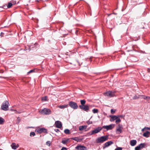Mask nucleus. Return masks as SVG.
<instances>
[{
    "label": "nucleus",
    "mask_w": 150,
    "mask_h": 150,
    "mask_svg": "<svg viewBox=\"0 0 150 150\" xmlns=\"http://www.w3.org/2000/svg\"><path fill=\"white\" fill-rule=\"evenodd\" d=\"M137 141H130V144L132 146H134L136 144Z\"/></svg>",
    "instance_id": "5701e85b"
},
{
    "label": "nucleus",
    "mask_w": 150,
    "mask_h": 150,
    "mask_svg": "<svg viewBox=\"0 0 150 150\" xmlns=\"http://www.w3.org/2000/svg\"><path fill=\"white\" fill-rule=\"evenodd\" d=\"M92 123V122L90 121H88L87 122V124L88 125L91 124Z\"/></svg>",
    "instance_id": "58836bf2"
},
{
    "label": "nucleus",
    "mask_w": 150,
    "mask_h": 150,
    "mask_svg": "<svg viewBox=\"0 0 150 150\" xmlns=\"http://www.w3.org/2000/svg\"><path fill=\"white\" fill-rule=\"evenodd\" d=\"M145 145V144H141L139 146L140 148V149H141L142 148H144V147Z\"/></svg>",
    "instance_id": "bb28decb"
},
{
    "label": "nucleus",
    "mask_w": 150,
    "mask_h": 150,
    "mask_svg": "<svg viewBox=\"0 0 150 150\" xmlns=\"http://www.w3.org/2000/svg\"><path fill=\"white\" fill-rule=\"evenodd\" d=\"M61 150H67V149L65 147H62Z\"/></svg>",
    "instance_id": "a19ab883"
},
{
    "label": "nucleus",
    "mask_w": 150,
    "mask_h": 150,
    "mask_svg": "<svg viewBox=\"0 0 150 150\" xmlns=\"http://www.w3.org/2000/svg\"><path fill=\"white\" fill-rule=\"evenodd\" d=\"M140 96L142 97V98H143L144 99H146L147 98V96H145L141 95Z\"/></svg>",
    "instance_id": "72a5a7b5"
},
{
    "label": "nucleus",
    "mask_w": 150,
    "mask_h": 150,
    "mask_svg": "<svg viewBox=\"0 0 150 150\" xmlns=\"http://www.w3.org/2000/svg\"><path fill=\"white\" fill-rule=\"evenodd\" d=\"M143 136L146 138L149 137L150 136V132L148 131H146L144 133Z\"/></svg>",
    "instance_id": "dca6fc26"
},
{
    "label": "nucleus",
    "mask_w": 150,
    "mask_h": 150,
    "mask_svg": "<svg viewBox=\"0 0 150 150\" xmlns=\"http://www.w3.org/2000/svg\"><path fill=\"white\" fill-rule=\"evenodd\" d=\"M47 97L45 96L42 98V100L43 101H46L47 99Z\"/></svg>",
    "instance_id": "7c9ffc66"
},
{
    "label": "nucleus",
    "mask_w": 150,
    "mask_h": 150,
    "mask_svg": "<svg viewBox=\"0 0 150 150\" xmlns=\"http://www.w3.org/2000/svg\"><path fill=\"white\" fill-rule=\"evenodd\" d=\"M87 127L86 126H81L79 127V129L80 131H83Z\"/></svg>",
    "instance_id": "a211bd4d"
},
{
    "label": "nucleus",
    "mask_w": 150,
    "mask_h": 150,
    "mask_svg": "<svg viewBox=\"0 0 150 150\" xmlns=\"http://www.w3.org/2000/svg\"><path fill=\"white\" fill-rule=\"evenodd\" d=\"M117 117H118V118H119L120 117V118H124V116L123 115H118L117 116Z\"/></svg>",
    "instance_id": "e433bc0d"
},
{
    "label": "nucleus",
    "mask_w": 150,
    "mask_h": 150,
    "mask_svg": "<svg viewBox=\"0 0 150 150\" xmlns=\"http://www.w3.org/2000/svg\"><path fill=\"white\" fill-rule=\"evenodd\" d=\"M55 131L56 132H59V129H55Z\"/></svg>",
    "instance_id": "a18cd8bd"
},
{
    "label": "nucleus",
    "mask_w": 150,
    "mask_h": 150,
    "mask_svg": "<svg viewBox=\"0 0 150 150\" xmlns=\"http://www.w3.org/2000/svg\"><path fill=\"white\" fill-rule=\"evenodd\" d=\"M3 34H4V33H3V32H1V36H3Z\"/></svg>",
    "instance_id": "c03bdc74"
},
{
    "label": "nucleus",
    "mask_w": 150,
    "mask_h": 150,
    "mask_svg": "<svg viewBox=\"0 0 150 150\" xmlns=\"http://www.w3.org/2000/svg\"><path fill=\"white\" fill-rule=\"evenodd\" d=\"M147 71L149 73H150V68H148L147 69Z\"/></svg>",
    "instance_id": "37998d69"
},
{
    "label": "nucleus",
    "mask_w": 150,
    "mask_h": 150,
    "mask_svg": "<svg viewBox=\"0 0 150 150\" xmlns=\"http://www.w3.org/2000/svg\"><path fill=\"white\" fill-rule=\"evenodd\" d=\"M11 110L12 111L14 112L15 113H16V114L17 113H21V112H18L17 111H16V110H14V109H11Z\"/></svg>",
    "instance_id": "c85d7f7f"
},
{
    "label": "nucleus",
    "mask_w": 150,
    "mask_h": 150,
    "mask_svg": "<svg viewBox=\"0 0 150 150\" xmlns=\"http://www.w3.org/2000/svg\"><path fill=\"white\" fill-rule=\"evenodd\" d=\"M33 70H30L28 72V74H29L30 73L32 72H33Z\"/></svg>",
    "instance_id": "ea45409f"
},
{
    "label": "nucleus",
    "mask_w": 150,
    "mask_h": 150,
    "mask_svg": "<svg viewBox=\"0 0 150 150\" xmlns=\"http://www.w3.org/2000/svg\"><path fill=\"white\" fill-rule=\"evenodd\" d=\"M35 135V133L34 132H32L30 134V136L31 137L34 136Z\"/></svg>",
    "instance_id": "c756f323"
},
{
    "label": "nucleus",
    "mask_w": 150,
    "mask_h": 150,
    "mask_svg": "<svg viewBox=\"0 0 150 150\" xmlns=\"http://www.w3.org/2000/svg\"><path fill=\"white\" fill-rule=\"evenodd\" d=\"M64 132L66 134H69L70 131L69 129H66L64 130Z\"/></svg>",
    "instance_id": "b1692460"
},
{
    "label": "nucleus",
    "mask_w": 150,
    "mask_h": 150,
    "mask_svg": "<svg viewBox=\"0 0 150 150\" xmlns=\"http://www.w3.org/2000/svg\"><path fill=\"white\" fill-rule=\"evenodd\" d=\"M11 146L13 149H16L19 147V145L18 144H16L14 143H13L11 145Z\"/></svg>",
    "instance_id": "2eb2a0df"
},
{
    "label": "nucleus",
    "mask_w": 150,
    "mask_h": 150,
    "mask_svg": "<svg viewBox=\"0 0 150 150\" xmlns=\"http://www.w3.org/2000/svg\"><path fill=\"white\" fill-rule=\"evenodd\" d=\"M102 128L101 127H98L95 129L93 130L90 132L89 133L90 135H92L95 134L99 132L102 129Z\"/></svg>",
    "instance_id": "7ed1b4c3"
},
{
    "label": "nucleus",
    "mask_w": 150,
    "mask_h": 150,
    "mask_svg": "<svg viewBox=\"0 0 150 150\" xmlns=\"http://www.w3.org/2000/svg\"><path fill=\"white\" fill-rule=\"evenodd\" d=\"M35 132H37L38 133H41L42 132H47V130L46 129L43 128H37L35 129Z\"/></svg>",
    "instance_id": "423d86ee"
},
{
    "label": "nucleus",
    "mask_w": 150,
    "mask_h": 150,
    "mask_svg": "<svg viewBox=\"0 0 150 150\" xmlns=\"http://www.w3.org/2000/svg\"><path fill=\"white\" fill-rule=\"evenodd\" d=\"M112 144H113V142L112 141H108L104 144L103 146V148L104 149L106 147L109 146Z\"/></svg>",
    "instance_id": "4468645a"
},
{
    "label": "nucleus",
    "mask_w": 150,
    "mask_h": 150,
    "mask_svg": "<svg viewBox=\"0 0 150 150\" xmlns=\"http://www.w3.org/2000/svg\"><path fill=\"white\" fill-rule=\"evenodd\" d=\"M9 105V103L7 101H4L1 106V109L5 111L8 110Z\"/></svg>",
    "instance_id": "f03ea898"
},
{
    "label": "nucleus",
    "mask_w": 150,
    "mask_h": 150,
    "mask_svg": "<svg viewBox=\"0 0 150 150\" xmlns=\"http://www.w3.org/2000/svg\"><path fill=\"white\" fill-rule=\"evenodd\" d=\"M139 96H135L133 97V99H138L139 98Z\"/></svg>",
    "instance_id": "f704fd0d"
},
{
    "label": "nucleus",
    "mask_w": 150,
    "mask_h": 150,
    "mask_svg": "<svg viewBox=\"0 0 150 150\" xmlns=\"http://www.w3.org/2000/svg\"><path fill=\"white\" fill-rule=\"evenodd\" d=\"M98 110L97 109H94L92 110V112L94 113H97L98 112Z\"/></svg>",
    "instance_id": "393cba45"
},
{
    "label": "nucleus",
    "mask_w": 150,
    "mask_h": 150,
    "mask_svg": "<svg viewBox=\"0 0 150 150\" xmlns=\"http://www.w3.org/2000/svg\"><path fill=\"white\" fill-rule=\"evenodd\" d=\"M140 149V148L139 146H137L135 148V150H139Z\"/></svg>",
    "instance_id": "c9c22d12"
},
{
    "label": "nucleus",
    "mask_w": 150,
    "mask_h": 150,
    "mask_svg": "<svg viewBox=\"0 0 150 150\" xmlns=\"http://www.w3.org/2000/svg\"><path fill=\"white\" fill-rule=\"evenodd\" d=\"M80 102L81 104V105H84L86 103V101L85 100H81Z\"/></svg>",
    "instance_id": "a878e982"
},
{
    "label": "nucleus",
    "mask_w": 150,
    "mask_h": 150,
    "mask_svg": "<svg viewBox=\"0 0 150 150\" xmlns=\"http://www.w3.org/2000/svg\"><path fill=\"white\" fill-rule=\"evenodd\" d=\"M17 119L18 121L20 120V118L19 117H18L17 118Z\"/></svg>",
    "instance_id": "49530a36"
},
{
    "label": "nucleus",
    "mask_w": 150,
    "mask_h": 150,
    "mask_svg": "<svg viewBox=\"0 0 150 150\" xmlns=\"http://www.w3.org/2000/svg\"><path fill=\"white\" fill-rule=\"evenodd\" d=\"M147 130H150V127H145L144 128L142 129L141 131L142 132H143L144 131Z\"/></svg>",
    "instance_id": "aec40b11"
},
{
    "label": "nucleus",
    "mask_w": 150,
    "mask_h": 150,
    "mask_svg": "<svg viewBox=\"0 0 150 150\" xmlns=\"http://www.w3.org/2000/svg\"><path fill=\"white\" fill-rule=\"evenodd\" d=\"M121 121L120 119L118 118V117H117V119H116L115 122L116 124H118L119 123H120L121 122Z\"/></svg>",
    "instance_id": "412c9836"
},
{
    "label": "nucleus",
    "mask_w": 150,
    "mask_h": 150,
    "mask_svg": "<svg viewBox=\"0 0 150 150\" xmlns=\"http://www.w3.org/2000/svg\"><path fill=\"white\" fill-rule=\"evenodd\" d=\"M108 139V136L106 135L98 138L97 141H106Z\"/></svg>",
    "instance_id": "9b49d317"
},
{
    "label": "nucleus",
    "mask_w": 150,
    "mask_h": 150,
    "mask_svg": "<svg viewBox=\"0 0 150 150\" xmlns=\"http://www.w3.org/2000/svg\"><path fill=\"white\" fill-rule=\"evenodd\" d=\"M110 117L111 118L110 119V121L111 122H112L115 120H116V119H117L118 117L116 115H113L111 116Z\"/></svg>",
    "instance_id": "f3484780"
},
{
    "label": "nucleus",
    "mask_w": 150,
    "mask_h": 150,
    "mask_svg": "<svg viewBox=\"0 0 150 150\" xmlns=\"http://www.w3.org/2000/svg\"><path fill=\"white\" fill-rule=\"evenodd\" d=\"M115 125L112 124L104 126L103 127V128L106 129L107 130H111L115 127Z\"/></svg>",
    "instance_id": "6e6552de"
},
{
    "label": "nucleus",
    "mask_w": 150,
    "mask_h": 150,
    "mask_svg": "<svg viewBox=\"0 0 150 150\" xmlns=\"http://www.w3.org/2000/svg\"><path fill=\"white\" fill-rule=\"evenodd\" d=\"M68 107V105H60L58 107L61 109H64L67 108Z\"/></svg>",
    "instance_id": "6ab92c4d"
},
{
    "label": "nucleus",
    "mask_w": 150,
    "mask_h": 150,
    "mask_svg": "<svg viewBox=\"0 0 150 150\" xmlns=\"http://www.w3.org/2000/svg\"><path fill=\"white\" fill-rule=\"evenodd\" d=\"M69 105L71 108L74 109H76L78 108V106L77 103L72 101L69 102Z\"/></svg>",
    "instance_id": "20e7f679"
},
{
    "label": "nucleus",
    "mask_w": 150,
    "mask_h": 150,
    "mask_svg": "<svg viewBox=\"0 0 150 150\" xmlns=\"http://www.w3.org/2000/svg\"><path fill=\"white\" fill-rule=\"evenodd\" d=\"M13 5V4L11 2H8V5L7 6V7L8 8H11Z\"/></svg>",
    "instance_id": "4be33fe9"
},
{
    "label": "nucleus",
    "mask_w": 150,
    "mask_h": 150,
    "mask_svg": "<svg viewBox=\"0 0 150 150\" xmlns=\"http://www.w3.org/2000/svg\"><path fill=\"white\" fill-rule=\"evenodd\" d=\"M115 110L113 109H111V113L112 114H113L115 112Z\"/></svg>",
    "instance_id": "473e14b6"
},
{
    "label": "nucleus",
    "mask_w": 150,
    "mask_h": 150,
    "mask_svg": "<svg viewBox=\"0 0 150 150\" xmlns=\"http://www.w3.org/2000/svg\"><path fill=\"white\" fill-rule=\"evenodd\" d=\"M103 141H98V142H103Z\"/></svg>",
    "instance_id": "09e8293b"
},
{
    "label": "nucleus",
    "mask_w": 150,
    "mask_h": 150,
    "mask_svg": "<svg viewBox=\"0 0 150 150\" xmlns=\"http://www.w3.org/2000/svg\"><path fill=\"white\" fill-rule=\"evenodd\" d=\"M115 91H109L104 93V94L106 96L110 97H112L115 96Z\"/></svg>",
    "instance_id": "39448f33"
},
{
    "label": "nucleus",
    "mask_w": 150,
    "mask_h": 150,
    "mask_svg": "<svg viewBox=\"0 0 150 150\" xmlns=\"http://www.w3.org/2000/svg\"><path fill=\"white\" fill-rule=\"evenodd\" d=\"M115 150H122V148L119 147H117Z\"/></svg>",
    "instance_id": "4c0bfd02"
},
{
    "label": "nucleus",
    "mask_w": 150,
    "mask_h": 150,
    "mask_svg": "<svg viewBox=\"0 0 150 150\" xmlns=\"http://www.w3.org/2000/svg\"><path fill=\"white\" fill-rule=\"evenodd\" d=\"M68 141H62V142L63 144H66Z\"/></svg>",
    "instance_id": "79ce46f5"
},
{
    "label": "nucleus",
    "mask_w": 150,
    "mask_h": 150,
    "mask_svg": "<svg viewBox=\"0 0 150 150\" xmlns=\"http://www.w3.org/2000/svg\"><path fill=\"white\" fill-rule=\"evenodd\" d=\"M68 139H67V140H66V141H68Z\"/></svg>",
    "instance_id": "603ef678"
},
{
    "label": "nucleus",
    "mask_w": 150,
    "mask_h": 150,
    "mask_svg": "<svg viewBox=\"0 0 150 150\" xmlns=\"http://www.w3.org/2000/svg\"><path fill=\"white\" fill-rule=\"evenodd\" d=\"M76 149L78 150H87V148L83 146L79 145L76 147Z\"/></svg>",
    "instance_id": "9d476101"
},
{
    "label": "nucleus",
    "mask_w": 150,
    "mask_h": 150,
    "mask_svg": "<svg viewBox=\"0 0 150 150\" xmlns=\"http://www.w3.org/2000/svg\"><path fill=\"white\" fill-rule=\"evenodd\" d=\"M51 144V143L50 141H47L46 143V144L49 146H50Z\"/></svg>",
    "instance_id": "2f4dec72"
},
{
    "label": "nucleus",
    "mask_w": 150,
    "mask_h": 150,
    "mask_svg": "<svg viewBox=\"0 0 150 150\" xmlns=\"http://www.w3.org/2000/svg\"><path fill=\"white\" fill-rule=\"evenodd\" d=\"M132 141H136V140H132Z\"/></svg>",
    "instance_id": "3c124183"
},
{
    "label": "nucleus",
    "mask_w": 150,
    "mask_h": 150,
    "mask_svg": "<svg viewBox=\"0 0 150 150\" xmlns=\"http://www.w3.org/2000/svg\"><path fill=\"white\" fill-rule=\"evenodd\" d=\"M5 7H6L5 6H3V8H5Z\"/></svg>",
    "instance_id": "8fccbe9b"
},
{
    "label": "nucleus",
    "mask_w": 150,
    "mask_h": 150,
    "mask_svg": "<svg viewBox=\"0 0 150 150\" xmlns=\"http://www.w3.org/2000/svg\"><path fill=\"white\" fill-rule=\"evenodd\" d=\"M79 107L81 109L87 112H88L89 110V106L87 105H80Z\"/></svg>",
    "instance_id": "0eeeda50"
},
{
    "label": "nucleus",
    "mask_w": 150,
    "mask_h": 150,
    "mask_svg": "<svg viewBox=\"0 0 150 150\" xmlns=\"http://www.w3.org/2000/svg\"><path fill=\"white\" fill-rule=\"evenodd\" d=\"M5 122V120L4 119L1 117V125L3 124Z\"/></svg>",
    "instance_id": "cd10ccee"
},
{
    "label": "nucleus",
    "mask_w": 150,
    "mask_h": 150,
    "mask_svg": "<svg viewBox=\"0 0 150 150\" xmlns=\"http://www.w3.org/2000/svg\"><path fill=\"white\" fill-rule=\"evenodd\" d=\"M71 139L74 141H81L83 140V138L81 137H72L71 138Z\"/></svg>",
    "instance_id": "ddd939ff"
},
{
    "label": "nucleus",
    "mask_w": 150,
    "mask_h": 150,
    "mask_svg": "<svg viewBox=\"0 0 150 150\" xmlns=\"http://www.w3.org/2000/svg\"><path fill=\"white\" fill-rule=\"evenodd\" d=\"M55 125L56 127L58 128H61L62 127V125L61 122L57 121L55 122Z\"/></svg>",
    "instance_id": "f8f14e48"
},
{
    "label": "nucleus",
    "mask_w": 150,
    "mask_h": 150,
    "mask_svg": "<svg viewBox=\"0 0 150 150\" xmlns=\"http://www.w3.org/2000/svg\"><path fill=\"white\" fill-rule=\"evenodd\" d=\"M40 113L42 115H49L51 114V111L50 110L47 108H44L39 111Z\"/></svg>",
    "instance_id": "f257e3e1"
},
{
    "label": "nucleus",
    "mask_w": 150,
    "mask_h": 150,
    "mask_svg": "<svg viewBox=\"0 0 150 150\" xmlns=\"http://www.w3.org/2000/svg\"><path fill=\"white\" fill-rule=\"evenodd\" d=\"M43 150H45L44 149H43Z\"/></svg>",
    "instance_id": "864d4df0"
},
{
    "label": "nucleus",
    "mask_w": 150,
    "mask_h": 150,
    "mask_svg": "<svg viewBox=\"0 0 150 150\" xmlns=\"http://www.w3.org/2000/svg\"><path fill=\"white\" fill-rule=\"evenodd\" d=\"M147 99L146 100H149L150 99V97L149 96H147Z\"/></svg>",
    "instance_id": "de8ad7c7"
},
{
    "label": "nucleus",
    "mask_w": 150,
    "mask_h": 150,
    "mask_svg": "<svg viewBox=\"0 0 150 150\" xmlns=\"http://www.w3.org/2000/svg\"><path fill=\"white\" fill-rule=\"evenodd\" d=\"M118 126V127L116 129V132L117 134H120L122 132V125L120 124H119Z\"/></svg>",
    "instance_id": "1a4fd4ad"
}]
</instances>
